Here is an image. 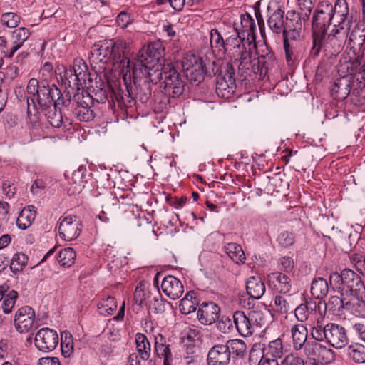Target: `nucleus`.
<instances>
[{
  "label": "nucleus",
  "mask_w": 365,
  "mask_h": 365,
  "mask_svg": "<svg viewBox=\"0 0 365 365\" xmlns=\"http://www.w3.org/2000/svg\"><path fill=\"white\" fill-rule=\"evenodd\" d=\"M329 292V285L326 279L322 277L314 279L311 284V294L315 298L322 299Z\"/></svg>",
  "instance_id": "49530a36"
},
{
  "label": "nucleus",
  "mask_w": 365,
  "mask_h": 365,
  "mask_svg": "<svg viewBox=\"0 0 365 365\" xmlns=\"http://www.w3.org/2000/svg\"><path fill=\"white\" fill-rule=\"evenodd\" d=\"M226 346L237 356L243 357L247 349L246 344L241 339H233L227 341Z\"/></svg>",
  "instance_id": "6e6d98bb"
},
{
  "label": "nucleus",
  "mask_w": 365,
  "mask_h": 365,
  "mask_svg": "<svg viewBox=\"0 0 365 365\" xmlns=\"http://www.w3.org/2000/svg\"><path fill=\"white\" fill-rule=\"evenodd\" d=\"M249 319L251 321L253 328L262 327L265 326L269 319L270 312L266 307H253L248 312Z\"/></svg>",
  "instance_id": "c756f323"
},
{
  "label": "nucleus",
  "mask_w": 365,
  "mask_h": 365,
  "mask_svg": "<svg viewBox=\"0 0 365 365\" xmlns=\"http://www.w3.org/2000/svg\"><path fill=\"white\" fill-rule=\"evenodd\" d=\"M195 295L194 292H189L180 300L179 307L182 314H189L196 310L198 305V299Z\"/></svg>",
  "instance_id": "37998d69"
},
{
  "label": "nucleus",
  "mask_w": 365,
  "mask_h": 365,
  "mask_svg": "<svg viewBox=\"0 0 365 365\" xmlns=\"http://www.w3.org/2000/svg\"><path fill=\"white\" fill-rule=\"evenodd\" d=\"M217 328L225 334L231 332L234 329L233 319L228 316H222L220 319H218Z\"/></svg>",
  "instance_id": "bf43d9fd"
},
{
  "label": "nucleus",
  "mask_w": 365,
  "mask_h": 365,
  "mask_svg": "<svg viewBox=\"0 0 365 365\" xmlns=\"http://www.w3.org/2000/svg\"><path fill=\"white\" fill-rule=\"evenodd\" d=\"M142 73H138L136 78L131 76L135 86V100L138 99L142 103H146L151 97V86L150 79H141Z\"/></svg>",
  "instance_id": "c85d7f7f"
},
{
  "label": "nucleus",
  "mask_w": 365,
  "mask_h": 365,
  "mask_svg": "<svg viewBox=\"0 0 365 365\" xmlns=\"http://www.w3.org/2000/svg\"><path fill=\"white\" fill-rule=\"evenodd\" d=\"M202 65V57L192 54L185 58L182 66L191 83L197 86L204 80L205 73Z\"/></svg>",
  "instance_id": "4468645a"
},
{
  "label": "nucleus",
  "mask_w": 365,
  "mask_h": 365,
  "mask_svg": "<svg viewBox=\"0 0 365 365\" xmlns=\"http://www.w3.org/2000/svg\"><path fill=\"white\" fill-rule=\"evenodd\" d=\"M284 12L281 9L275 10L267 20L269 29L277 34H282L284 38L285 20L284 19Z\"/></svg>",
  "instance_id": "4c0bfd02"
},
{
  "label": "nucleus",
  "mask_w": 365,
  "mask_h": 365,
  "mask_svg": "<svg viewBox=\"0 0 365 365\" xmlns=\"http://www.w3.org/2000/svg\"><path fill=\"white\" fill-rule=\"evenodd\" d=\"M292 345L295 351H300L304 349L307 344L308 331L302 324L294 325L291 329Z\"/></svg>",
  "instance_id": "473e14b6"
},
{
  "label": "nucleus",
  "mask_w": 365,
  "mask_h": 365,
  "mask_svg": "<svg viewBox=\"0 0 365 365\" xmlns=\"http://www.w3.org/2000/svg\"><path fill=\"white\" fill-rule=\"evenodd\" d=\"M297 40H291L289 37L283 38L285 59L288 66L294 65L297 59Z\"/></svg>",
  "instance_id": "c03bdc74"
},
{
  "label": "nucleus",
  "mask_w": 365,
  "mask_h": 365,
  "mask_svg": "<svg viewBox=\"0 0 365 365\" xmlns=\"http://www.w3.org/2000/svg\"><path fill=\"white\" fill-rule=\"evenodd\" d=\"M365 43V28L356 24L351 31L348 46L352 52H357L361 50Z\"/></svg>",
  "instance_id": "72a5a7b5"
},
{
  "label": "nucleus",
  "mask_w": 365,
  "mask_h": 365,
  "mask_svg": "<svg viewBox=\"0 0 365 365\" xmlns=\"http://www.w3.org/2000/svg\"><path fill=\"white\" fill-rule=\"evenodd\" d=\"M73 101L76 103L73 108V115L80 121L89 122L95 118V113L91 108L93 98L83 90L73 96Z\"/></svg>",
  "instance_id": "ddd939ff"
},
{
  "label": "nucleus",
  "mask_w": 365,
  "mask_h": 365,
  "mask_svg": "<svg viewBox=\"0 0 365 365\" xmlns=\"http://www.w3.org/2000/svg\"><path fill=\"white\" fill-rule=\"evenodd\" d=\"M269 286L278 294H289L292 289V280L282 272H274L267 275Z\"/></svg>",
  "instance_id": "6ab92c4d"
},
{
  "label": "nucleus",
  "mask_w": 365,
  "mask_h": 365,
  "mask_svg": "<svg viewBox=\"0 0 365 365\" xmlns=\"http://www.w3.org/2000/svg\"><path fill=\"white\" fill-rule=\"evenodd\" d=\"M135 344L137 353H133L138 356V361L148 360L150 356L151 346L147 336L142 333H137L135 335Z\"/></svg>",
  "instance_id": "e433bc0d"
},
{
  "label": "nucleus",
  "mask_w": 365,
  "mask_h": 365,
  "mask_svg": "<svg viewBox=\"0 0 365 365\" xmlns=\"http://www.w3.org/2000/svg\"><path fill=\"white\" fill-rule=\"evenodd\" d=\"M317 304L315 302L312 300L306 301L305 303L299 304L294 310V314L297 319L303 322H305L310 313L315 311Z\"/></svg>",
  "instance_id": "09e8293b"
},
{
  "label": "nucleus",
  "mask_w": 365,
  "mask_h": 365,
  "mask_svg": "<svg viewBox=\"0 0 365 365\" xmlns=\"http://www.w3.org/2000/svg\"><path fill=\"white\" fill-rule=\"evenodd\" d=\"M1 21L4 25L9 28H16L20 22V16L16 13L7 12L1 15Z\"/></svg>",
  "instance_id": "052dcab7"
},
{
  "label": "nucleus",
  "mask_w": 365,
  "mask_h": 365,
  "mask_svg": "<svg viewBox=\"0 0 365 365\" xmlns=\"http://www.w3.org/2000/svg\"><path fill=\"white\" fill-rule=\"evenodd\" d=\"M317 340L308 341L304 349V354L309 361L321 364L331 363L335 359L334 351Z\"/></svg>",
  "instance_id": "9b49d317"
},
{
  "label": "nucleus",
  "mask_w": 365,
  "mask_h": 365,
  "mask_svg": "<svg viewBox=\"0 0 365 365\" xmlns=\"http://www.w3.org/2000/svg\"><path fill=\"white\" fill-rule=\"evenodd\" d=\"M35 346L41 351L50 352L58 344V335L56 331L49 328H42L35 336Z\"/></svg>",
  "instance_id": "a211bd4d"
},
{
  "label": "nucleus",
  "mask_w": 365,
  "mask_h": 365,
  "mask_svg": "<svg viewBox=\"0 0 365 365\" xmlns=\"http://www.w3.org/2000/svg\"><path fill=\"white\" fill-rule=\"evenodd\" d=\"M351 88L350 78L344 76L334 81L331 87V95L335 100L341 101L349 95Z\"/></svg>",
  "instance_id": "bb28decb"
},
{
  "label": "nucleus",
  "mask_w": 365,
  "mask_h": 365,
  "mask_svg": "<svg viewBox=\"0 0 365 365\" xmlns=\"http://www.w3.org/2000/svg\"><path fill=\"white\" fill-rule=\"evenodd\" d=\"M35 317V312L31 307H20L14 315L15 329L21 334L29 333L36 328Z\"/></svg>",
  "instance_id": "dca6fc26"
},
{
  "label": "nucleus",
  "mask_w": 365,
  "mask_h": 365,
  "mask_svg": "<svg viewBox=\"0 0 365 365\" xmlns=\"http://www.w3.org/2000/svg\"><path fill=\"white\" fill-rule=\"evenodd\" d=\"M246 290L250 297L259 299L265 292V285L259 277H250L246 282Z\"/></svg>",
  "instance_id": "c9c22d12"
},
{
  "label": "nucleus",
  "mask_w": 365,
  "mask_h": 365,
  "mask_svg": "<svg viewBox=\"0 0 365 365\" xmlns=\"http://www.w3.org/2000/svg\"><path fill=\"white\" fill-rule=\"evenodd\" d=\"M277 240L281 246L288 247L294 243L295 236L292 232L283 231L278 235Z\"/></svg>",
  "instance_id": "680f3d73"
},
{
  "label": "nucleus",
  "mask_w": 365,
  "mask_h": 365,
  "mask_svg": "<svg viewBox=\"0 0 365 365\" xmlns=\"http://www.w3.org/2000/svg\"><path fill=\"white\" fill-rule=\"evenodd\" d=\"M332 4L328 1L320 2L316 7L312 20V48L310 53L313 57L319 55V43L322 36L327 34L329 26L334 21Z\"/></svg>",
  "instance_id": "39448f33"
},
{
  "label": "nucleus",
  "mask_w": 365,
  "mask_h": 365,
  "mask_svg": "<svg viewBox=\"0 0 365 365\" xmlns=\"http://www.w3.org/2000/svg\"><path fill=\"white\" fill-rule=\"evenodd\" d=\"M76 257V254L74 250L71 247H67L61 250L58 255V261L61 266L65 267H70L74 264Z\"/></svg>",
  "instance_id": "603ef678"
},
{
  "label": "nucleus",
  "mask_w": 365,
  "mask_h": 365,
  "mask_svg": "<svg viewBox=\"0 0 365 365\" xmlns=\"http://www.w3.org/2000/svg\"><path fill=\"white\" fill-rule=\"evenodd\" d=\"M165 48L161 41H154L144 46L137 55L135 61L133 63L132 76L136 78L138 73H142L145 78H150L155 75L157 70H160L163 65L160 60L163 58Z\"/></svg>",
  "instance_id": "f03ea898"
},
{
  "label": "nucleus",
  "mask_w": 365,
  "mask_h": 365,
  "mask_svg": "<svg viewBox=\"0 0 365 365\" xmlns=\"http://www.w3.org/2000/svg\"><path fill=\"white\" fill-rule=\"evenodd\" d=\"M112 40L102 42L100 45H95L92 50L93 56H96L99 62L107 63L111 59Z\"/></svg>",
  "instance_id": "ea45409f"
},
{
  "label": "nucleus",
  "mask_w": 365,
  "mask_h": 365,
  "mask_svg": "<svg viewBox=\"0 0 365 365\" xmlns=\"http://www.w3.org/2000/svg\"><path fill=\"white\" fill-rule=\"evenodd\" d=\"M348 28L334 26L331 32L326 36V34L322 37L318 46L319 53L322 48L327 54L336 56L339 54L344 46L348 36Z\"/></svg>",
  "instance_id": "1a4fd4ad"
},
{
  "label": "nucleus",
  "mask_w": 365,
  "mask_h": 365,
  "mask_svg": "<svg viewBox=\"0 0 365 365\" xmlns=\"http://www.w3.org/2000/svg\"><path fill=\"white\" fill-rule=\"evenodd\" d=\"M123 77L125 88L123 89L121 86H116L112 88V93L120 106L131 107L135 103V98L130 85L131 78H129L128 76H123Z\"/></svg>",
  "instance_id": "aec40b11"
},
{
  "label": "nucleus",
  "mask_w": 365,
  "mask_h": 365,
  "mask_svg": "<svg viewBox=\"0 0 365 365\" xmlns=\"http://www.w3.org/2000/svg\"><path fill=\"white\" fill-rule=\"evenodd\" d=\"M220 308L212 302H203L197 311L199 322L204 325H210L219 319Z\"/></svg>",
  "instance_id": "4be33fe9"
},
{
  "label": "nucleus",
  "mask_w": 365,
  "mask_h": 365,
  "mask_svg": "<svg viewBox=\"0 0 365 365\" xmlns=\"http://www.w3.org/2000/svg\"><path fill=\"white\" fill-rule=\"evenodd\" d=\"M36 216V209L34 205H29L22 209L16 219V226L24 230L29 227Z\"/></svg>",
  "instance_id": "f704fd0d"
},
{
  "label": "nucleus",
  "mask_w": 365,
  "mask_h": 365,
  "mask_svg": "<svg viewBox=\"0 0 365 365\" xmlns=\"http://www.w3.org/2000/svg\"><path fill=\"white\" fill-rule=\"evenodd\" d=\"M298 5L302 13L306 19H309V16L314 7L313 0H298Z\"/></svg>",
  "instance_id": "338daca9"
},
{
  "label": "nucleus",
  "mask_w": 365,
  "mask_h": 365,
  "mask_svg": "<svg viewBox=\"0 0 365 365\" xmlns=\"http://www.w3.org/2000/svg\"><path fill=\"white\" fill-rule=\"evenodd\" d=\"M309 19L295 10H289L286 14L284 37L297 40L302 34V28Z\"/></svg>",
  "instance_id": "2eb2a0df"
},
{
  "label": "nucleus",
  "mask_w": 365,
  "mask_h": 365,
  "mask_svg": "<svg viewBox=\"0 0 365 365\" xmlns=\"http://www.w3.org/2000/svg\"><path fill=\"white\" fill-rule=\"evenodd\" d=\"M224 250L236 264H243L245 262V255L240 245L235 242L227 243L224 246Z\"/></svg>",
  "instance_id": "a18cd8bd"
},
{
  "label": "nucleus",
  "mask_w": 365,
  "mask_h": 365,
  "mask_svg": "<svg viewBox=\"0 0 365 365\" xmlns=\"http://www.w3.org/2000/svg\"><path fill=\"white\" fill-rule=\"evenodd\" d=\"M266 70L267 73L275 71L278 66V62L272 51L266 46V49L262 51L258 58Z\"/></svg>",
  "instance_id": "79ce46f5"
},
{
  "label": "nucleus",
  "mask_w": 365,
  "mask_h": 365,
  "mask_svg": "<svg viewBox=\"0 0 365 365\" xmlns=\"http://www.w3.org/2000/svg\"><path fill=\"white\" fill-rule=\"evenodd\" d=\"M348 298V302H352L353 305L350 306L351 309H347L346 311L365 317V289L362 294L356 293Z\"/></svg>",
  "instance_id": "de8ad7c7"
},
{
  "label": "nucleus",
  "mask_w": 365,
  "mask_h": 365,
  "mask_svg": "<svg viewBox=\"0 0 365 365\" xmlns=\"http://www.w3.org/2000/svg\"><path fill=\"white\" fill-rule=\"evenodd\" d=\"M235 76V66L231 61H229L217 76L216 93L218 96L226 99L232 97L236 89Z\"/></svg>",
  "instance_id": "9d476101"
},
{
  "label": "nucleus",
  "mask_w": 365,
  "mask_h": 365,
  "mask_svg": "<svg viewBox=\"0 0 365 365\" xmlns=\"http://www.w3.org/2000/svg\"><path fill=\"white\" fill-rule=\"evenodd\" d=\"M329 283L333 289L339 292L342 297H349L356 293L362 294L365 289L361 277L350 269H344L340 273H331Z\"/></svg>",
  "instance_id": "0eeeda50"
},
{
  "label": "nucleus",
  "mask_w": 365,
  "mask_h": 365,
  "mask_svg": "<svg viewBox=\"0 0 365 365\" xmlns=\"http://www.w3.org/2000/svg\"><path fill=\"white\" fill-rule=\"evenodd\" d=\"M255 47V43L247 41L231 61L234 66L237 67L238 74L242 79L252 75H259V78L263 79L267 74L259 59L252 58Z\"/></svg>",
  "instance_id": "423d86ee"
},
{
  "label": "nucleus",
  "mask_w": 365,
  "mask_h": 365,
  "mask_svg": "<svg viewBox=\"0 0 365 365\" xmlns=\"http://www.w3.org/2000/svg\"><path fill=\"white\" fill-rule=\"evenodd\" d=\"M262 356L277 359L283 355V344L280 338L271 341L268 344H264Z\"/></svg>",
  "instance_id": "a19ab883"
},
{
  "label": "nucleus",
  "mask_w": 365,
  "mask_h": 365,
  "mask_svg": "<svg viewBox=\"0 0 365 365\" xmlns=\"http://www.w3.org/2000/svg\"><path fill=\"white\" fill-rule=\"evenodd\" d=\"M241 32L240 36L245 41H250L255 43L256 25L254 19L248 14L241 16Z\"/></svg>",
  "instance_id": "2f4dec72"
},
{
  "label": "nucleus",
  "mask_w": 365,
  "mask_h": 365,
  "mask_svg": "<svg viewBox=\"0 0 365 365\" xmlns=\"http://www.w3.org/2000/svg\"><path fill=\"white\" fill-rule=\"evenodd\" d=\"M47 119L50 125L54 128H60L63 123V117L60 110L54 106L53 110H50L46 114Z\"/></svg>",
  "instance_id": "13d9d810"
},
{
  "label": "nucleus",
  "mask_w": 365,
  "mask_h": 365,
  "mask_svg": "<svg viewBox=\"0 0 365 365\" xmlns=\"http://www.w3.org/2000/svg\"><path fill=\"white\" fill-rule=\"evenodd\" d=\"M233 323L238 333L244 336H251L255 329L252 327L249 315H246L242 311H236L232 314Z\"/></svg>",
  "instance_id": "a878e982"
},
{
  "label": "nucleus",
  "mask_w": 365,
  "mask_h": 365,
  "mask_svg": "<svg viewBox=\"0 0 365 365\" xmlns=\"http://www.w3.org/2000/svg\"><path fill=\"white\" fill-rule=\"evenodd\" d=\"M210 41L212 48L222 54L226 53L230 61H232L247 41L241 38L239 32L225 40L217 29H212L210 32Z\"/></svg>",
  "instance_id": "6e6552de"
},
{
  "label": "nucleus",
  "mask_w": 365,
  "mask_h": 365,
  "mask_svg": "<svg viewBox=\"0 0 365 365\" xmlns=\"http://www.w3.org/2000/svg\"><path fill=\"white\" fill-rule=\"evenodd\" d=\"M345 297L342 299L338 296H331L327 303L323 302L325 310L328 309L334 315H340L344 313V310L351 309L350 306H352L353 303L348 302L349 298ZM322 304V302H319V307Z\"/></svg>",
  "instance_id": "cd10ccee"
},
{
  "label": "nucleus",
  "mask_w": 365,
  "mask_h": 365,
  "mask_svg": "<svg viewBox=\"0 0 365 365\" xmlns=\"http://www.w3.org/2000/svg\"><path fill=\"white\" fill-rule=\"evenodd\" d=\"M310 335L318 341H325L336 349L344 348L349 343L346 329L336 323H327L323 325L322 319H317L312 327Z\"/></svg>",
  "instance_id": "20e7f679"
},
{
  "label": "nucleus",
  "mask_w": 365,
  "mask_h": 365,
  "mask_svg": "<svg viewBox=\"0 0 365 365\" xmlns=\"http://www.w3.org/2000/svg\"><path fill=\"white\" fill-rule=\"evenodd\" d=\"M230 361V350L224 344H217L207 354V365H228Z\"/></svg>",
  "instance_id": "5701e85b"
},
{
  "label": "nucleus",
  "mask_w": 365,
  "mask_h": 365,
  "mask_svg": "<svg viewBox=\"0 0 365 365\" xmlns=\"http://www.w3.org/2000/svg\"><path fill=\"white\" fill-rule=\"evenodd\" d=\"M161 288L164 294L173 300L180 298L184 292L182 282L173 275L164 277Z\"/></svg>",
  "instance_id": "b1692460"
},
{
  "label": "nucleus",
  "mask_w": 365,
  "mask_h": 365,
  "mask_svg": "<svg viewBox=\"0 0 365 365\" xmlns=\"http://www.w3.org/2000/svg\"><path fill=\"white\" fill-rule=\"evenodd\" d=\"M348 356L356 364L365 363V346L354 343L348 347Z\"/></svg>",
  "instance_id": "8fccbe9b"
},
{
  "label": "nucleus",
  "mask_w": 365,
  "mask_h": 365,
  "mask_svg": "<svg viewBox=\"0 0 365 365\" xmlns=\"http://www.w3.org/2000/svg\"><path fill=\"white\" fill-rule=\"evenodd\" d=\"M278 265L280 267L279 269L284 273H289L293 270L294 262L292 257L284 256L278 260Z\"/></svg>",
  "instance_id": "0e129e2a"
},
{
  "label": "nucleus",
  "mask_w": 365,
  "mask_h": 365,
  "mask_svg": "<svg viewBox=\"0 0 365 365\" xmlns=\"http://www.w3.org/2000/svg\"><path fill=\"white\" fill-rule=\"evenodd\" d=\"M97 307L100 314L105 316L113 314L118 307L115 299L110 296L99 302Z\"/></svg>",
  "instance_id": "3c124183"
},
{
  "label": "nucleus",
  "mask_w": 365,
  "mask_h": 365,
  "mask_svg": "<svg viewBox=\"0 0 365 365\" xmlns=\"http://www.w3.org/2000/svg\"><path fill=\"white\" fill-rule=\"evenodd\" d=\"M112 53L111 60L114 65H118L121 74L130 78L132 76L133 63L128 58L127 53L126 43L122 40L113 41L112 40Z\"/></svg>",
  "instance_id": "f8f14e48"
},
{
  "label": "nucleus",
  "mask_w": 365,
  "mask_h": 365,
  "mask_svg": "<svg viewBox=\"0 0 365 365\" xmlns=\"http://www.w3.org/2000/svg\"><path fill=\"white\" fill-rule=\"evenodd\" d=\"M1 190L5 197L9 200L14 197L17 191L14 182L9 180H5L2 182Z\"/></svg>",
  "instance_id": "e2e57ef3"
},
{
  "label": "nucleus",
  "mask_w": 365,
  "mask_h": 365,
  "mask_svg": "<svg viewBox=\"0 0 365 365\" xmlns=\"http://www.w3.org/2000/svg\"><path fill=\"white\" fill-rule=\"evenodd\" d=\"M30 32L25 27H20L15 29L11 34V40L10 43V53L14 54L29 38Z\"/></svg>",
  "instance_id": "58836bf2"
},
{
  "label": "nucleus",
  "mask_w": 365,
  "mask_h": 365,
  "mask_svg": "<svg viewBox=\"0 0 365 365\" xmlns=\"http://www.w3.org/2000/svg\"><path fill=\"white\" fill-rule=\"evenodd\" d=\"M332 13L334 18V26L350 29V23L352 16L349 12L348 3L346 0H336L334 5H332Z\"/></svg>",
  "instance_id": "412c9836"
},
{
  "label": "nucleus",
  "mask_w": 365,
  "mask_h": 365,
  "mask_svg": "<svg viewBox=\"0 0 365 365\" xmlns=\"http://www.w3.org/2000/svg\"><path fill=\"white\" fill-rule=\"evenodd\" d=\"M74 73L73 86L78 87L86 85V80H90L88 66L81 58L73 61V67L71 68Z\"/></svg>",
  "instance_id": "7c9ffc66"
},
{
  "label": "nucleus",
  "mask_w": 365,
  "mask_h": 365,
  "mask_svg": "<svg viewBox=\"0 0 365 365\" xmlns=\"http://www.w3.org/2000/svg\"><path fill=\"white\" fill-rule=\"evenodd\" d=\"M28 262V257L24 253L15 254L10 263V269L12 272L16 274L23 270Z\"/></svg>",
  "instance_id": "864d4df0"
},
{
  "label": "nucleus",
  "mask_w": 365,
  "mask_h": 365,
  "mask_svg": "<svg viewBox=\"0 0 365 365\" xmlns=\"http://www.w3.org/2000/svg\"><path fill=\"white\" fill-rule=\"evenodd\" d=\"M274 305L277 312L282 314L287 313L291 309L289 303L282 295H276Z\"/></svg>",
  "instance_id": "69168bd1"
},
{
  "label": "nucleus",
  "mask_w": 365,
  "mask_h": 365,
  "mask_svg": "<svg viewBox=\"0 0 365 365\" xmlns=\"http://www.w3.org/2000/svg\"><path fill=\"white\" fill-rule=\"evenodd\" d=\"M281 365H304V359L295 354H287L281 361Z\"/></svg>",
  "instance_id": "774afa93"
},
{
  "label": "nucleus",
  "mask_w": 365,
  "mask_h": 365,
  "mask_svg": "<svg viewBox=\"0 0 365 365\" xmlns=\"http://www.w3.org/2000/svg\"><path fill=\"white\" fill-rule=\"evenodd\" d=\"M155 355L159 359H163V365H172L173 360L170 344L167 343L165 337L160 333L153 335Z\"/></svg>",
  "instance_id": "393cba45"
},
{
  "label": "nucleus",
  "mask_w": 365,
  "mask_h": 365,
  "mask_svg": "<svg viewBox=\"0 0 365 365\" xmlns=\"http://www.w3.org/2000/svg\"><path fill=\"white\" fill-rule=\"evenodd\" d=\"M18 296V292L15 290H11L5 295L1 305L2 311L4 314L11 313Z\"/></svg>",
  "instance_id": "5fc2aeb1"
},
{
  "label": "nucleus",
  "mask_w": 365,
  "mask_h": 365,
  "mask_svg": "<svg viewBox=\"0 0 365 365\" xmlns=\"http://www.w3.org/2000/svg\"><path fill=\"white\" fill-rule=\"evenodd\" d=\"M155 75L149 79L153 83L161 82L162 92L168 97H178L181 96L185 89V83L180 73L172 63H163L160 70L155 71Z\"/></svg>",
  "instance_id": "7ed1b4c3"
},
{
  "label": "nucleus",
  "mask_w": 365,
  "mask_h": 365,
  "mask_svg": "<svg viewBox=\"0 0 365 365\" xmlns=\"http://www.w3.org/2000/svg\"><path fill=\"white\" fill-rule=\"evenodd\" d=\"M26 89L27 94L29 95L26 98L28 116L36 115L38 108L46 110L51 106H68L71 103L70 96H63L57 86L46 80L31 78Z\"/></svg>",
  "instance_id": "f257e3e1"
},
{
  "label": "nucleus",
  "mask_w": 365,
  "mask_h": 365,
  "mask_svg": "<svg viewBox=\"0 0 365 365\" xmlns=\"http://www.w3.org/2000/svg\"><path fill=\"white\" fill-rule=\"evenodd\" d=\"M202 64L205 73L207 76H215L220 68L219 63L214 60L208 58L207 57H205V58L202 57Z\"/></svg>",
  "instance_id": "4d7b16f0"
},
{
  "label": "nucleus",
  "mask_w": 365,
  "mask_h": 365,
  "mask_svg": "<svg viewBox=\"0 0 365 365\" xmlns=\"http://www.w3.org/2000/svg\"><path fill=\"white\" fill-rule=\"evenodd\" d=\"M82 223L76 215L63 218L58 226L59 237L66 241L76 239L81 232Z\"/></svg>",
  "instance_id": "f3484780"
}]
</instances>
